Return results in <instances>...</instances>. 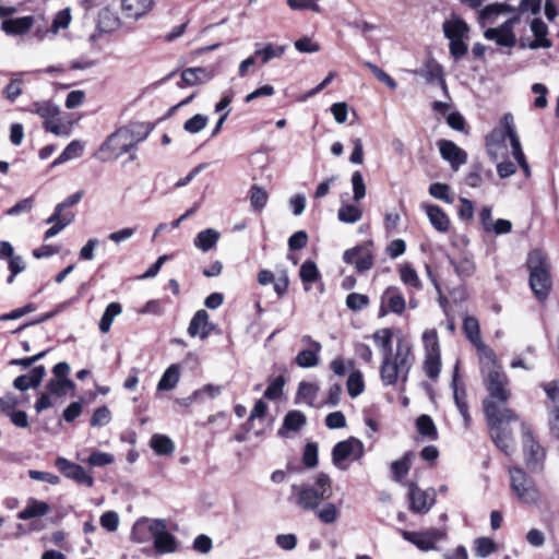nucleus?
Here are the masks:
<instances>
[{"instance_id": "nucleus-1", "label": "nucleus", "mask_w": 559, "mask_h": 559, "mask_svg": "<svg viewBox=\"0 0 559 559\" xmlns=\"http://www.w3.org/2000/svg\"><path fill=\"white\" fill-rule=\"evenodd\" d=\"M372 340L382 356L380 366L382 383L386 386L399 382L405 383L415 361L411 342L404 336H399L393 350V331L389 328L377 330L372 334Z\"/></svg>"}, {"instance_id": "nucleus-2", "label": "nucleus", "mask_w": 559, "mask_h": 559, "mask_svg": "<svg viewBox=\"0 0 559 559\" xmlns=\"http://www.w3.org/2000/svg\"><path fill=\"white\" fill-rule=\"evenodd\" d=\"M507 140H509L510 142L512 156L523 170L524 176L526 178H530L531 167L522 150L521 141L514 123V118L511 114H504L499 122V126L496 127L486 136V146L488 154L495 159L498 158L499 151Z\"/></svg>"}, {"instance_id": "nucleus-3", "label": "nucleus", "mask_w": 559, "mask_h": 559, "mask_svg": "<svg viewBox=\"0 0 559 559\" xmlns=\"http://www.w3.org/2000/svg\"><path fill=\"white\" fill-rule=\"evenodd\" d=\"M148 134L150 128L144 123H131L119 128L102 143L97 157L103 162L117 159L134 150Z\"/></svg>"}, {"instance_id": "nucleus-4", "label": "nucleus", "mask_w": 559, "mask_h": 559, "mask_svg": "<svg viewBox=\"0 0 559 559\" xmlns=\"http://www.w3.org/2000/svg\"><path fill=\"white\" fill-rule=\"evenodd\" d=\"M484 412L492 441L504 454L511 455L515 450V442L508 424L518 420L516 414L492 401L484 403Z\"/></svg>"}, {"instance_id": "nucleus-5", "label": "nucleus", "mask_w": 559, "mask_h": 559, "mask_svg": "<svg viewBox=\"0 0 559 559\" xmlns=\"http://www.w3.org/2000/svg\"><path fill=\"white\" fill-rule=\"evenodd\" d=\"M480 374L489 396L484 401H492L501 407H506L511 391L509 389V378L498 361L496 353H490L478 358Z\"/></svg>"}, {"instance_id": "nucleus-6", "label": "nucleus", "mask_w": 559, "mask_h": 559, "mask_svg": "<svg viewBox=\"0 0 559 559\" xmlns=\"http://www.w3.org/2000/svg\"><path fill=\"white\" fill-rule=\"evenodd\" d=\"M526 263L530 270V286L535 297L544 301L551 289L549 262L543 251L535 249L528 253Z\"/></svg>"}, {"instance_id": "nucleus-7", "label": "nucleus", "mask_w": 559, "mask_h": 559, "mask_svg": "<svg viewBox=\"0 0 559 559\" xmlns=\"http://www.w3.org/2000/svg\"><path fill=\"white\" fill-rule=\"evenodd\" d=\"M444 37L449 39V50L455 60L462 59L468 51L469 26L457 15H452L442 24Z\"/></svg>"}, {"instance_id": "nucleus-8", "label": "nucleus", "mask_w": 559, "mask_h": 559, "mask_svg": "<svg viewBox=\"0 0 559 559\" xmlns=\"http://www.w3.org/2000/svg\"><path fill=\"white\" fill-rule=\"evenodd\" d=\"M523 456L526 466L532 472H539L544 467L546 450L534 435L532 426L526 421L520 423Z\"/></svg>"}, {"instance_id": "nucleus-9", "label": "nucleus", "mask_w": 559, "mask_h": 559, "mask_svg": "<svg viewBox=\"0 0 559 559\" xmlns=\"http://www.w3.org/2000/svg\"><path fill=\"white\" fill-rule=\"evenodd\" d=\"M511 490L516 499L527 506H536L540 501V492L535 481L520 467L509 468Z\"/></svg>"}, {"instance_id": "nucleus-10", "label": "nucleus", "mask_w": 559, "mask_h": 559, "mask_svg": "<svg viewBox=\"0 0 559 559\" xmlns=\"http://www.w3.org/2000/svg\"><path fill=\"white\" fill-rule=\"evenodd\" d=\"M365 455V445L361 440L349 437L337 442L332 450V463L341 471L348 468L347 461H359Z\"/></svg>"}, {"instance_id": "nucleus-11", "label": "nucleus", "mask_w": 559, "mask_h": 559, "mask_svg": "<svg viewBox=\"0 0 559 559\" xmlns=\"http://www.w3.org/2000/svg\"><path fill=\"white\" fill-rule=\"evenodd\" d=\"M148 534L153 539L156 554H174L178 550V540L169 533L166 520L153 519L150 522Z\"/></svg>"}, {"instance_id": "nucleus-12", "label": "nucleus", "mask_w": 559, "mask_h": 559, "mask_svg": "<svg viewBox=\"0 0 559 559\" xmlns=\"http://www.w3.org/2000/svg\"><path fill=\"white\" fill-rule=\"evenodd\" d=\"M405 540L415 545L421 551L438 550V544L447 539V531L442 528H426L418 532L401 531Z\"/></svg>"}, {"instance_id": "nucleus-13", "label": "nucleus", "mask_w": 559, "mask_h": 559, "mask_svg": "<svg viewBox=\"0 0 559 559\" xmlns=\"http://www.w3.org/2000/svg\"><path fill=\"white\" fill-rule=\"evenodd\" d=\"M519 22L520 16H513L498 27H488L484 32V37L487 40L496 41L498 46L511 48L516 44L513 27Z\"/></svg>"}, {"instance_id": "nucleus-14", "label": "nucleus", "mask_w": 559, "mask_h": 559, "mask_svg": "<svg viewBox=\"0 0 559 559\" xmlns=\"http://www.w3.org/2000/svg\"><path fill=\"white\" fill-rule=\"evenodd\" d=\"M406 308V300L396 286L386 287L380 297L379 317H385L389 313L401 316Z\"/></svg>"}, {"instance_id": "nucleus-15", "label": "nucleus", "mask_w": 559, "mask_h": 559, "mask_svg": "<svg viewBox=\"0 0 559 559\" xmlns=\"http://www.w3.org/2000/svg\"><path fill=\"white\" fill-rule=\"evenodd\" d=\"M409 508L416 513H427L436 502L435 489L421 490L416 484H408Z\"/></svg>"}, {"instance_id": "nucleus-16", "label": "nucleus", "mask_w": 559, "mask_h": 559, "mask_svg": "<svg viewBox=\"0 0 559 559\" xmlns=\"http://www.w3.org/2000/svg\"><path fill=\"white\" fill-rule=\"evenodd\" d=\"M343 259L346 263L353 264L358 272L370 270L373 266L371 243H364L346 250Z\"/></svg>"}, {"instance_id": "nucleus-17", "label": "nucleus", "mask_w": 559, "mask_h": 559, "mask_svg": "<svg viewBox=\"0 0 559 559\" xmlns=\"http://www.w3.org/2000/svg\"><path fill=\"white\" fill-rule=\"evenodd\" d=\"M301 343L307 346V348L297 354L295 358L296 364L300 368H313L318 366L322 345L314 341L310 335H304L301 337Z\"/></svg>"}, {"instance_id": "nucleus-18", "label": "nucleus", "mask_w": 559, "mask_h": 559, "mask_svg": "<svg viewBox=\"0 0 559 559\" xmlns=\"http://www.w3.org/2000/svg\"><path fill=\"white\" fill-rule=\"evenodd\" d=\"M58 469L69 479L74 480L80 485L92 487L94 478L81 465L75 464L64 457H58L56 461Z\"/></svg>"}, {"instance_id": "nucleus-19", "label": "nucleus", "mask_w": 559, "mask_h": 559, "mask_svg": "<svg viewBox=\"0 0 559 559\" xmlns=\"http://www.w3.org/2000/svg\"><path fill=\"white\" fill-rule=\"evenodd\" d=\"M463 331L466 338L475 346L478 358L493 353V349L483 342L479 322L475 317L467 316L464 318Z\"/></svg>"}, {"instance_id": "nucleus-20", "label": "nucleus", "mask_w": 559, "mask_h": 559, "mask_svg": "<svg viewBox=\"0 0 559 559\" xmlns=\"http://www.w3.org/2000/svg\"><path fill=\"white\" fill-rule=\"evenodd\" d=\"M438 147L443 159L450 163L454 170H457L467 160V154L454 142L449 140L438 141Z\"/></svg>"}, {"instance_id": "nucleus-21", "label": "nucleus", "mask_w": 559, "mask_h": 559, "mask_svg": "<svg viewBox=\"0 0 559 559\" xmlns=\"http://www.w3.org/2000/svg\"><path fill=\"white\" fill-rule=\"evenodd\" d=\"M420 209L426 213L429 223L437 231L442 234L449 231L450 218L440 206L423 202Z\"/></svg>"}, {"instance_id": "nucleus-22", "label": "nucleus", "mask_w": 559, "mask_h": 559, "mask_svg": "<svg viewBox=\"0 0 559 559\" xmlns=\"http://www.w3.org/2000/svg\"><path fill=\"white\" fill-rule=\"evenodd\" d=\"M292 497L290 500L300 509L305 511H313L318 509L319 504L313 498L310 487L308 484L292 485Z\"/></svg>"}, {"instance_id": "nucleus-23", "label": "nucleus", "mask_w": 559, "mask_h": 559, "mask_svg": "<svg viewBox=\"0 0 559 559\" xmlns=\"http://www.w3.org/2000/svg\"><path fill=\"white\" fill-rule=\"evenodd\" d=\"M308 487H310L313 498L317 500L319 506L322 501L329 500L333 495L332 479L323 472L318 473L314 476L313 483L308 484Z\"/></svg>"}, {"instance_id": "nucleus-24", "label": "nucleus", "mask_w": 559, "mask_h": 559, "mask_svg": "<svg viewBox=\"0 0 559 559\" xmlns=\"http://www.w3.org/2000/svg\"><path fill=\"white\" fill-rule=\"evenodd\" d=\"M212 329L213 325L210 323L209 313L201 309L192 317L188 326V334L191 337L199 336L201 340H204L210 335Z\"/></svg>"}, {"instance_id": "nucleus-25", "label": "nucleus", "mask_w": 559, "mask_h": 559, "mask_svg": "<svg viewBox=\"0 0 559 559\" xmlns=\"http://www.w3.org/2000/svg\"><path fill=\"white\" fill-rule=\"evenodd\" d=\"M35 24L34 16H21L7 19L1 24V29L11 36H21L31 31Z\"/></svg>"}, {"instance_id": "nucleus-26", "label": "nucleus", "mask_w": 559, "mask_h": 559, "mask_svg": "<svg viewBox=\"0 0 559 559\" xmlns=\"http://www.w3.org/2000/svg\"><path fill=\"white\" fill-rule=\"evenodd\" d=\"M457 378H459V365L456 364L454 367L451 386L453 389V397H454L455 405H456L461 416L464 419L465 426L467 427L471 421V416H469L468 406H467V403L465 400L466 393H465L464 389H459Z\"/></svg>"}, {"instance_id": "nucleus-27", "label": "nucleus", "mask_w": 559, "mask_h": 559, "mask_svg": "<svg viewBox=\"0 0 559 559\" xmlns=\"http://www.w3.org/2000/svg\"><path fill=\"white\" fill-rule=\"evenodd\" d=\"M153 7V0H122L121 9L126 17L138 20Z\"/></svg>"}, {"instance_id": "nucleus-28", "label": "nucleus", "mask_w": 559, "mask_h": 559, "mask_svg": "<svg viewBox=\"0 0 559 559\" xmlns=\"http://www.w3.org/2000/svg\"><path fill=\"white\" fill-rule=\"evenodd\" d=\"M531 31L534 35V40L528 44L531 49L537 48H549L551 46V41L548 39V27L547 25L539 19H534L531 22Z\"/></svg>"}, {"instance_id": "nucleus-29", "label": "nucleus", "mask_w": 559, "mask_h": 559, "mask_svg": "<svg viewBox=\"0 0 559 559\" xmlns=\"http://www.w3.org/2000/svg\"><path fill=\"white\" fill-rule=\"evenodd\" d=\"M307 423V418L300 411H289L283 420V425L278 430L281 436H287L288 432L300 430Z\"/></svg>"}, {"instance_id": "nucleus-30", "label": "nucleus", "mask_w": 559, "mask_h": 559, "mask_svg": "<svg viewBox=\"0 0 559 559\" xmlns=\"http://www.w3.org/2000/svg\"><path fill=\"white\" fill-rule=\"evenodd\" d=\"M50 511V507L47 502L39 501L34 498L27 500L26 507L19 512L17 518L23 521H27L34 518L46 515Z\"/></svg>"}, {"instance_id": "nucleus-31", "label": "nucleus", "mask_w": 559, "mask_h": 559, "mask_svg": "<svg viewBox=\"0 0 559 559\" xmlns=\"http://www.w3.org/2000/svg\"><path fill=\"white\" fill-rule=\"evenodd\" d=\"M219 238V231L214 228H206L197 234L193 245L197 249L207 252L217 245Z\"/></svg>"}, {"instance_id": "nucleus-32", "label": "nucleus", "mask_w": 559, "mask_h": 559, "mask_svg": "<svg viewBox=\"0 0 559 559\" xmlns=\"http://www.w3.org/2000/svg\"><path fill=\"white\" fill-rule=\"evenodd\" d=\"M512 11L509 7L501 3H492L479 11L478 23L481 27L493 24L498 16L504 12Z\"/></svg>"}, {"instance_id": "nucleus-33", "label": "nucleus", "mask_w": 559, "mask_h": 559, "mask_svg": "<svg viewBox=\"0 0 559 559\" xmlns=\"http://www.w3.org/2000/svg\"><path fill=\"white\" fill-rule=\"evenodd\" d=\"M316 516L323 524L335 523L341 515V503L336 504L333 502L321 503L318 509L313 510Z\"/></svg>"}, {"instance_id": "nucleus-34", "label": "nucleus", "mask_w": 559, "mask_h": 559, "mask_svg": "<svg viewBox=\"0 0 559 559\" xmlns=\"http://www.w3.org/2000/svg\"><path fill=\"white\" fill-rule=\"evenodd\" d=\"M285 45L266 44L264 46H261L260 44H257L254 56L257 58H260L262 64H265L270 62L272 59L281 58L285 53Z\"/></svg>"}, {"instance_id": "nucleus-35", "label": "nucleus", "mask_w": 559, "mask_h": 559, "mask_svg": "<svg viewBox=\"0 0 559 559\" xmlns=\"http://www.w3.org/2000/svg\"><path fill=\"white\" fill-rule=\"evenodd\" d=\"M84 152V145L78 141H71L66 148L61 152V154L51 163L50 167H57L63 163L69 160L79 158Z\"/></svg>"}, {"instance_id": "nucleus-36", "label": "nucleus", "mask_w": 559, "mask_h": 559, "mask_svg": "<svg viewBox=\"0 0 559 559\" xmlns=\"http://www.w3.org/2000/svg\"><path fill=\"white\" fill-rule=\"evenodd\" d=\"M401 282L409 289L418 292L423 288V283L416 270L408 263H405L399 269Z\"/></svg>"}, {"instance_id": "nucleus-37", "label": "nucleus", "mask_w": 559, "mask_h": 559, "mask_svg": "<svg viewBox=\"0 0 559 559\" xmlns=\"http://www.w3.org/2000/svg\"><path fill=\"white\" fill-rule=\"evenodd\" d=\"M413 457L414 453L408 451L400 460L391 463V472L394 480L401 481L406 477L411 469Z\"/></svg>"}, {"instance_id": "nucleus-38", "label": "nucleus", "mask_w": 559, "mask_h": 559, "mask_svg": "<svg viewBox=\"0 0 559 559\" xmlns=\"http://www.w3.org/2000/svg\"><path fill=\"white\" fill-rule=\"evenodd\" d=\"M319 392V386L312 382L302 381L298 385L296 399L298 402L313 406Z\"/></svg>"}, {"instance_id": "nucleus-39", "label": "nucleus", "mask_w": 559, "mask_h": 559, "mask_svg": "<svg viewBox=\"0 0 559 559\" xmlns=\"http://www.w3.org/2000/svg\"><path fill=\"white\" fill-rule=\"evenodd\" d=\"M337 218L345 224H355L362 218V210L356 204L343 203L337 211Z\"/></svg>"}, {"instance_id": "nucleus-40", "label": "nucleus", "mask_w": 559, "mask_h": 559, "mask_svg": "<svg viewBox=\"0 0 559 559\" xmlns=\"http://www.w3.org/2000/svg\"><path fill=\"white\" fill-rule=\"evenodd\" d=\"M43 118L45 121L56 118L59 115V107L50 100L35 102L28 109Z\"/></svg>"}, {"instance_id": "nucleus-41", "label": "nucleus", "mask_w": 559, "mask_h": 559, "mask_svg": "<svg viewBox=\"0 0 559 559\" xmlns=\"http://www.w3.org/2000/svg\"><path fill=\"white\" fill-rule=\"evenodd\" d=\"M121 312H122V307L119 302H116V301L110 302L106 307V309L100 318V321L98 324L100 332L108 333L110 331V328H111V324H112L115 318L118 317Z\"/></svg>"}, {"instance_id": "nucleus-42", "label": "nucleus", "mask_w": 559, "mask_h": 559, "mask_svg": "<svg viewBox=\"0 0 559 559\" xmlns=\"http://www.w3.org/2000/svg\"><path fill=\"white\" fill-rule=\"evenodd\" d=\"M179 378V366L171 365L163 373L160 380L158 381L157 389L159 391H170L177 385Z\"/></svg>"}, {"instance_id": "nucleus-43", "label": "nucleus", "mask_w": 559, "mask_h": 559, "mask_svg": "<svg viewBox=\"0 0 559 559\" xmlns=\"http://www.w3.org/2000/svg\"><path fill=\"white\" fill-rule=\"evenodd\" d=\"M201 76H204L205 80H209L210 76L207 72L203 68H188L181 73V81L178 83L179 87L192 86L200 82H202Z\"/></svg>"}, {"instance_id": "nucleus-44", "label": "nucleus", "mask_w": 559, "mask_h": 559, "mask_svg": "<svg viewBox=\"0 0 559 559\" xmlns=\"http://www.w3.org/2000/svg\"><path fill=\"white\" fill-rule=\"evenodd\" d=\"M151 448L158 455H169L175 451V444L173 440L165 435H154L151 438Z\"/></svg>"}, {"instance_id": "nucleus-45", "label": "nucleus", "mask_w": 559, "mask_h": 559, "mask_svg": "<svg viewBox=\"0 0 559 559\" xmlns=\"http://www.w3.org/2000/svg\"><path fill=\"white\" fill-rule=\"evenodd\" d=\"M416 73L423 76L428 83L440 82L442 88L447 91V85L442 79V70L439 64L429 62Z\"/></svg>"}, {"instance_id": "nucleus-46", "label": "nucleus", "mask_w": 559, "mask_h": 559, "mask_svg": "<svg viewBox=\"0 0 559 559\" xmlns=\"http://www.w3.org/2000/svg\"><path fill=\"white\" fill-rule=\"evenodd\" d=\"M299 276L305 285V289L309 290V284L317 282L320 278L317 264L311 260L305 261L300 267Z\"/></svg>"}, {"instance_id": "nucleus-47", "label": "nucleus", "mask_w": 559, "mask_h": 559, "mask_svg": "<svg viewBox=\"0 0 559 559\" xmlns=\"http://www.w3.org/2000/svg\"><path fill=\"white\" fill-rule=\"evenodd\" d=\"M416 426L418 432L429 440H436L438 438L436 425L430 416L420 415L416 420Z\"/></svg>"}, {"instance_id": "nucleus-48", "label": "nucleus", "mask_w": 559, "mask_h": 559, "mask_svg": "<svg viewBox=\"0 0 559 559\" xmlns=\"http://www.w3.org/2000/svg\"><path fill=\"white\" fill-rule=\"evenodd\" d=\"M74 219V214L71 212L64 213V215H60L56 218L51 224L52 226L48 228L44 234V239L48 240L55 236H57L63 228L70 225Z\"/></svg>"}, {"instance_id": "nucleus-49", "label": "nucleus", "mask_w": 559, "mask_h": 559, "mask_svg": "<svg viewBox=\"0 0 559 559\" xmlns=\"http://www.w3.org/2000/svg\"><path fill=\"white\" fill-rule=\"evenodd\" d=\"M83 195H84V191L80 190V191H76L75 193L69 195L61 203H58L55 206L53 213L46 219V223H52L56 218L59 217V214L64 215L63 210L79 203L81 201V199L83 198Z\"/></svg>"}, {"instance_id": "nucleus-50", "label": "nucleus", "mask_w": 559, "mask_h": 559, "mask_svg": "<svg viewBox=\"0 0 559 559\" xmlns=\"http://www.w3.org/2000/svg\"><path fill=\"white\" fill-rule=\"evenodd\" d=\"M421 340L424 343L425 355H441L437 330H426L421 335Z\"/></svg>"}, {"instance_id": "nucleus-51", "label": "nucleus", "mask_w": 559, "mask_h": 559, "mask_svg": "<svg viewBox=\"0 0 559 559\" xmlns=\"http://www.w3.org/2000/svg\"><path fill=\"white\" fill-rule=\"evenodd\" d=\"M72 21V14L70 8H64L56 13L53 16L50 32L52 35L58 34L61 29H66L69 27L70 23Z\"/></svg>"}, {"instance_id": "nucleus-52", "label": "nucleus", "mask_w": 559, "mask_h": 559, "mask_svg": "<svg viewBox=\"0 0 559 559\" xmlns=\"http://www.w3.org/2000/svg\"><path fill=\"white\" fill-rule=\"evenodd\" d=\"M151 519L142 518L138 520L131 531V539L138 544H143L148 540L151 536L147 535Z\"/></svg>"}, {"instance_id": "nucleus-53", "label": "nucleus", "mask_w": 559, "mask_h": 559, "mask_svg": "<svg viewBox=\"0 0 559 559\" xmlns=\"http://www.w3.org/2000/svg\"><path fill=\"white\" fill-rule=\"evenodd\" d=\"M249 198L252 210L260 212L266 205L269 195L263 188L254 185L250 189Z\"/></svg>"}, {"instance_id": "nucleus-54", "label": "nucleus", "mask_w": 559, "mask_h": 559, "mask_svg": "<svg viewBox=\"0 0 559 559\" xmlns=\"http://www.w3.org/2000/svg\"><path fill=\"white\" fill-rule=\"evenodd\" d=\"M50 394L64 396L69 390L74 389V383L70 379H50L47 383Z\"/></svg>"}, {"instance_id": "nucleus-55", "label": "nucleus", "mask_w": 559, "mask_h": 559, "mask_svg": "<svg viewBox=\"0 0 559 559\" xmlns=\"http://www.w3.org/2000/svg\"><path fill=\"white\" fill-rule=\"evenodd\" d=\"M424 371L429 379L436 380L441 371V355H425Z\"/></svg>"}, {"instance_id": "nucleus-56", "label": "nucleus", "mask_w": 559, "mask_h": 559, "mask_svg": "<svg viewBox=\"0 0 559 559\" xmlns=\"http://www.w3.org/2000/svg\"><path fill=\"white\" fill-rule=\"evenodd\" d=\"M285 385V379L282 376L275 377L270 380L266 390L264 391V397L270 401H277L283 395V389Z\"/></svg>"}, {"instance_id": "nucleus-57", "label": "nucleus", "mask_w": 559, "mask_h": 559, "mask_svg": "<svg viewBox=\"0 0 559 559\" xmlns=\"http://www.w3.org/2000/svg\"><path fill=\"white\" fill-rule=\"evenodd\" d=\"M347 391L348 394L355 399L364 392L365 384L362 374L360 371H353L347 379Z\"/></svg>"}, {"instance_id": "nucleus-58", "label": "nucleus", "mask_w": 559, "mask_h": 559, "mask_svg": "<svg viewBox=\"0 0 559 559\" xmlns=\"http://www.w3.org/2000/svg\"><path fill=\"white\" fill-rule=\"evenodd\" d=\"M429 194L435 199L441 200L448 204H452L454 202V198L450 193V187L445 183H431L429 186Z\"/></svg>"}, {"instance_id": "nucleus-59", "label": "nucleus", "mask_w": 559, "mask_h": 559, "mask_svg": "<svg viewBox=\"0 0 559 559\" xmlns=\"http://www.w3.org/2000/svg\"><path fill=\"white\" fill-rule=\"evenodd\" d=\"M350 182L353 186V199L358 203L366 197V185L362 174L359 170L354 171Z\"/></svg>"}, {"instance_id": "nucleus-60", "label": "nucleus", "mask_w": 559, "mask_h": 559, "mask_svg": "<svg viewBox=\"0 0 559 559\" xmlns=\"http://www.w3.org/2000/svg\"><path fill=\"white\" fill-rule=\"evenodd\" d=\"M450 262L461 278L469 277L475 272V263L468 258H462L459 261L451 260Z\"/></svg>"}, {"instance_id": "nucleus-61", "label": "nucleus", "mask_w": 559, "mask_h": 559, "mask_svg": "<svg viewBox=\"0 0 559 559\" xmlns=\"http://www.w3.org/2000/svg\"><path fill=\"white\" fill-rule=\"evenodd\" d=\"M207 122L209 118L206 116L197 114L185 122L183 129L188 133L195 134L202 131L206 127Z\"/></svg>"}, {"instance_id": "nucleus-62", "label": "nucleus", "mask_w": 559, "mask_h": 559, "mask_svg": "<svg viewBox=\"0 0 559 559\" xmlns=\"http://www.w3.org/2000/svg\"><path fill=\"white\" fill-rule=\"evenodd\" d=\"M474 550L477 557L486 558L496 550V544L490 538L479 537L475 540Z\"/></svg>"}, {"instance_id": "nucleus-63", "label": "nucleus", "mask_w": 559, "mask_h": 559, "mask_svg": "<svg viewBox=\"0 0 559 559\" xmlns=\"http://www.w3.org/2000/svg\"><path fill=\"white\" fill-rule=\"evenodd\" d=\"M364 66L367 67L373 75L382 83H384L390 90H395L397 84L393 78H391L386 72H384L382 69H380L378 66L365 61Z\"/></svg>"}, {"instance_id": "nucleus-64", "label": "nucleus", "mask_w": 559, "mask_h": 559, "mask_svg": "<svg viewBox=\"0 0 559 559\" xmlns=\"http://www.w3.org/2000/svg\"><path fill=\"white\" fill-rule=\"evenodd\" d=\"M369 304L367 295L352 293L346 297V306L353 311H359L366 308Z\"/></svg>"}]
</instances>
